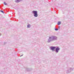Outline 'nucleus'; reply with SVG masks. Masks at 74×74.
Masks as SVG:
<instances>
[{
  "label": "nucleus",
  "mask_w": 74,
  "mask_h": 74,
  "mask_svg": "<svg viewBox=\"0 0 74 74\" xmlns=\"http://www.w3.org/2000/svg\"><path fill=\"white\" fill-rule=\"evenodd\" d=\"M32 12L34 14V16L35 17H37L38 16V14H37V11H33Z\"/></svg>",
  "instance_id": "nucleus-1"
},
{
  "label": "nucleus",
  "mask_w": 74,
  "mask_h": 74,
  "mask_svg": "<svg viewBox=\"0 0 74 74\" xmlns=\"http://www.w3.org/2000/svg\"><path fill=\"white\" fill-rule=\"evenodd\" d=\"M60 48L57 47L56 48V47L55 50V51L56 53H58L59 52V51H60Z\"/></svg>",
  "instance_id": "nucleus-2"
},
{
  "label": "nucleus",
  "mask_w": 74,
  "mask_h": 74,
  "mask_svg": "<svg viewBox=\"0 0 74 74\" xmlns=\"http://www.w3.org/2000/svg\"><path fill=\"white\" fill-rule=\"evenodd\" d=\"M74 69V68H70L69 69L66 71V73H70L71 71H73V69Z\"/></svg>",
  "instance_id": "nucleus-3"
},
{
  "label": "nucleus",
  "mask_w": 74,
  "mask_h": 74,
  "mask_svg": "<svg viewBox=\"0 0 74 74\" xmlns=\"http://www.w3.org/2000/svg\"><path fill=\"white\" fill-rule=\"evenodd\" d=\"M50 49L51 51H52L53 52L55 51V49L56 48V47H50Z\"/></svg>",
  "instance_id": "nucleus-4"
},
{
  "label": "nucleus",
  "mask_w": 74,
  "mask_h": 74,
  "mask_svg": "<svg viewBox=\"0 0 74 74\" xmlns=\"http://www.w3.org/2000/svg\"><path fill=\"white\" fill-rule=\"evenodd\" d=\"M26 71H30V69L29 68H27L26 69Z\"/></svg>",
  "instance_id": "nucleus-5"
},
{
  "label": "nucleus",
  "mask_w": 74,
  "mask_h": 74,
  "mask_svg": "<svg viewBox=\"0 0 74 74\" xmlns=\"http://www.w3.org/2000/svg\"><path fill=\"white\" fill-rule=\"evenodd\" d=\"M61 23V22L60 21H59L58 22V25H60V24Z\"/></svg>",
  "instance_id": "nucleus-6"
},
{
  "label": "nucleus",
  "mask_w": 74,
  "mask_h": 74,
  "mask_svg": "<svg viewBox=\"0 0 74 74\" xmlns=\"http://www.w3.org/2000/svg\"><path fill=\"white\" fill-rule=\"evenodd\" d=\"M16 3H18L20 1V0H16Z\"/></svg>",
  "instance_id": "nucleus-7"
},
{
  "label": "nucleus",
  "mask_w": 74,
  "mask_h": 74,
  "mask_svg": "<svg viewBox=\"0 0 74 74\" xmlns=\"http://www.w3.org/2000/svg\"><path fill=\"white\" fill-rule=\"evenodd\" d=\"M3 4H4L5 5H7V3H5V2H4L3 3Z\"/></svg>",
  "instance_id": "nucleus-8"
},
{
  "label": "nucleus",
  "mask_w": 74,
  "mask_h": 74,
  "mask_svg": "<svg viewBox=\"0 0 74 74\" xmlns=\"http://www.w3.org/2000/svg\"><path fill=\"white\" fill-rule=\"evenodd\" d=\"M27 27H30V25H27Z\"/></svg>",
  "instance_id": "nucleus-9"
},
{
  "label": "nucleus",
  "mask_w": 74,
  "mask_h": 74,
  "mask_svg": "<svg viewBox=\"0 0 74 74\" xmlns=\"http://www.w3.org/2000/svg\"><path fill=\"white\" fill-rule=\"evenodd\" d=\"M56 38V37L53 36V39H55V38Z\"/></svg>",
  "instance_id": "nucleus-10"
},
{
  "label": "nucleus",
  "mask_w": 74,
  "mask_h": 74,
  "mask_svg": "<svg viewBox=\"0 0 74 74\" xmlns=\"http://www.w3.org/2000/svg\"><path fill=\"white\" fill-rule=\"evenodd\" d=\"M0 11H1V12H2V13H4V12H3V11L1 10Z\"/></svg>",
  "instance_id": "nucleus-11"
},
{
  "label": "nucleus",
  "mask_w": 74,
  "mask_h": 74,
  "mask_svg": "<svg viewBox=\"0 0 74 74\" xmlns=\"http://www.w3.org/2000/svg\"><path fill=\"white\" fill-rule=\"evenodd\" d=\"M58 28L59 29H60V26L58 27Z\"/></svg>",
  "instance_id": "nucleus-12"
},
{
  "label": "nucleus",
  "mask_w": 74,
  "mask_h": 74,
  "mask_svg": "<svg viewBox=\"0 0 74 74\" xmlns=\"http://www.w3.org/2000/svg\"><path fill=\"white\" fill-rule=\"evenodd\" d=\"M55 30H58V29H55Z\"/></svg>",
  "instance_id": "nucleus-13"
},
{
  "label": "nucleus",
  "mask_w": 74,
  "mask_h": 74,
  "mask_svg": "<svg viewBox=\"0 0 74 74\" xmlns=\"http://www.w3.org/2000/svg\"><path fill=\"white\" fill-rule=\"evenodd\" d=\"M23 55H22L21 56H20V57H21V56H23Z\"/></svg>",
  "instance_id": "nucleus-14"
}]
</instances>
